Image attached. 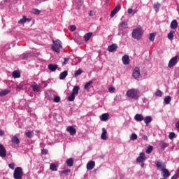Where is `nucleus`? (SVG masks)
I'll return each instance as SVG.
<instances>
[{"mask_svg": "<svg viewBox=\"0 0 179 179\" xmlns=\"http://www.w3.org/2000/svg\"><path fill=\"white\" fill-rule=\"evenodd\" d=\"M93 83V81L90 80L88 83H87L85 86L84 89L87 90V92H89L90 90V88L92 87V84Z\"/></svg>", "mask_w": 179, "mask_h": 179, "instance_id": "21", "label": "nucleus"}, {"mask_svg": "<svg viewBox=\"0 0 179 179\" xmlns=\"http://www.w3.org/2000/svg\"><path fill=\"white\" fill-rule=\"evenodd\" d=\"M177 59H178V56H175L173 57L170 61L168 64L169 68H173V66H176L177 64Z\"/></svg>", "mask_w": 179, "mask_h": 179, "instance_id": "6", "label": "nucleus"}, {"mask_svg": "<svg viewBox=\"0 0 179 179\" xmlns=\"http://www.w3.org/2000/svg\"><path fill=\"white\" fill-rule=\"evenodd\" d=\"M176 127L178 128V129H179V121L176 122Z\"/></svg>", "mask_w": 179, "mask_h": 179, "instance_id": "58", "label": "nucleus"}, {"mask_svg": "<svg viewBox=\"0 0 179 179\" xmlns=\"http://www.w3.org/2000/svg\"><path fill=\"white\" fill-rule=\"evenodd\" d=\"M94 166H96V163L94 162V161H90L87 164V169L93 170V169H94Z\"/></svg>", "mask_w": 179, "mask_h": 179, "instance_id": "13", "label": "nucleus"}, {"mask_svg": "<svg viewBox=\"0 0 179 179\" xmlns=\"http://www.w3.org/2000/svg\"><path fill=\"white\" fill-rule=\"evenodd\" d=\"M50 169L52 171H57L58 170V166H57V164L52 163L50 165Z\"/></svg>", "mask_w": 179, "mask_h": 179, "instance_id": "30", "label": "nucleus"}, {"mask_svg": "<svg viewBox=\"0 0 179 179\" xmlns=\"http://www.w3.org/2000/svg\"><path fill=\"white\" fill-rule=\"evenodd\" d=\"M109 93H115V88L114 87H110L108 88Z\"/></svg>", "mask_w": 179, "mask_h": 179, "instance_id": "50", "label": "nucleus"}, {"mask_svg": "<svg viewBox=\"0 0 179 179\" xmlns=\"http://www.w3.org/2000/svg\"><path fill=\"white\" fill-rule=\"evenodd\" d=\"M11 142L12 143H14V145H19V143H20V140H19L17 136H14L11 138Z\"/></svg>", "mask_w": 179, "mask_h": 179, "instance_id": "19", "label": "nucleus"}, {"mask_svg": "<svg viewBox=\"0 0 179 179\" xmlns=\"http://www.w3.org/2000/svg\"><path fill=\"white\" fill-rule=\"evenodd\" d=\"M130 139L131 141H136V139H138V135L136 134H132L130 136Z\"/></svg>", "mask_w": 179, "mask_h": 179, "instance_id": "42", "label": "nucleus"}, {"mask_svg": "<svg viewBox=\"0 0 179 179\" xmlns=\"http://www.w3.org/2000/svg\"><path fill=\"white\" fill-rule=\"evenodd\" d=\"M139 76H141V70H139L138 67H136L133 72V78H134V79H138Z\"/></svg>", "mask_w": 179, "mask_h": 179, "instance_id": "9", "label": "nucleus"}, {"mask_svg": "<svg viewBox=\"0 0 179 179\" xmlns=\"http://www.w3.org/2000/svg\"><path fill=\"white\" fill-rule=\"evenodd\" d=\"M108 117H110V115L108 113H103L100 116L101 121H108Z\"/></svg>", "mask_w": 179, "mask_h": 179, "instance_id": "22", "label": "nucleus"}, {"mask_svg": "<svg viewBox=\"0 0 179 179\" xmlns=\"http://www.w3.org/2000/svg\"><path fill=\"white\" fill-rule=\"evenodd\" d=\"M31 87H32L33 92H36V93H38V92H40V87H38L37 84L35 83L31 86Z\"/></svg>", "mask_w": 179, "mask_h": 179, "instance_id": "33", "label": "nucleus"}, {"mask_svg": "<svg viewBox=\"0 0 179 179\" xmlns=\"http://www.w3.org/2000/svg\"><path fill=\"white\" fill-rule=\"evenodd\" d=\"M41 153H42V155H47V153H48V150H47V149H43V150H41Z\"/></svg>", "mask_w": 179, "mask_h": 179, "instance_id": "54", "label": "nucleus"}, {"mask_svg": "<svg viewBox=\"0 0 179 179\" xmlns=\"http://www.w3.org/2000/svg\"><path fill=\"white\" fill-rule=\"evenodd\" d=\"M79 86H75L73 88V91H72V93L73 94H79Z\"/></svg>", "mask_w": 179, "mask_h": 179, "instance_id": "35", "label": "nucleus"}, {"mask_svg": "<svg viewBox=\"0 0 179 179\" xmlns=\"http://www.w3.org/2000/svg\"><path fill=\"white\" fill-rule=\"evenodd\" d=\"M145 157L146 156L145 155V152H141L140 155L136 159V162H138V163H143Z\"/></svg>", "mask_w": 179, "mask_h": 179, "instance_id": "11", "label": "nucleus"}, {"mask_svg": "<svg viewBox=\"0 0 179 179\" xmlns=\"http://www.w3.org/2000/svg\"><path fill=\"white\" fill-rule=\"evenodd\" d=\"M28 20V22H30V19H27L26 16H23V17L18 21V23H21L22 24H24L26 23V21Z\"/></svg>", "mask_w": 179, "mask_h": 179, "instance_id": "36", "label": "nucleus"}, {"mask_svg": "<svg viewBox=\"0 0 179 179\" xmlns=\"http://www.w3.org/2000/svg\"><path fill=\"white\" fill-rule=\"evenodd\" d=\"M62 174H64L65 176H68L69 173H71V169H66L62 171Z\"/></svg>", "mask_w": 179, "mask_h": 179, "instance_id": "49", "label": "nucleus"}, {"mask_svg": "<svg viewBox=\"0 0 179 179\" xmlns=\"http://www.w3.org/2000/svg\"><path fill=\"white\" fill-rule=\"evenodd\" d=\"M6 156V148L3 147V145L0 144V157H5Z\"/></svg>", "mask_w": 179, "mask_h": 179, "instance_id": "10", "label": "nucleus"}, {"mask_svg": "<svg viewBox=\"0 0 179 179\" xmlns=\"http://www.w3.org/2000/svg\"><path fill=\"white\" fill-rule=\"evenodd\" d=\"M159 146L161 149H166V148L169 147V143L164 142V141H161L159 143Z\"/></svg>", "mask_w": 179, "mask_h": 179, "instance_id": "31", "label": "nucleus"}, {"mask_svg": "<svg viewBox=\"0 0 179 179\" xmlns=\"http://www.w3.org/2000/svg\"><path fill=\"white\" fill-rule=\"evenodd\" d=\"M176 136V134L174 132H171L169 135V139H173V138Z\"/></svg>", "mask_w": 179, "mask_h": 179, "instance_id": "52", "label": "nucleus"}, {"mask_svg": "<svg viewBox=\"0 0 179 179\" xmlns=\"http://www.w3.org/2000/svg\"><path fill=\"white\" fill-rule=\"evenodd\" d=\"M101 138L103 139V141L107 140V130L106 128H102V134Z\"/></svg>", "mask_w": 179, "mask_h": 179, "instance_id": "18", "label": "nucleus"}, {"mask_svg": "<svg viewBox=\"0 0 179 179\" xmlns=\"http://www.w3.org/2000/svg\"><path fill=\"white\" fill-rule=\"evenodd\" d=\"M48 68L52 72H55V70L58 69V66L57 64H48Z\"/></svg>", "mask_w": 179, "mask_h": 179, "instance_id": "16", "label": "nucleus"}, {"mask_svg": "<svg viewBox=\"0 0 179 179\" xmlns=\"http://www.w3.org/2000/svg\"><path fill=\"white\" fill-rule=\"evenodd\" d=\"M68 61H69V58H64V61L63 62V65H66V64H68Z\"/></svg>", "mask_w": 179, "mask_h": 179, "instance_id": "55", "label": "nucleus"}, {"mask_svg": "<svg viewBox=\"0 0 179 179\" xmlns=\"http://www.w3.org/2000/svg\"><path fill=\"white\" fill-rule=\"evenodd\" d=\"M83 71L81 69H78V70H77V71H75L74 75H75L76 77V76H79V75H82V73H83Z\"/></svg>", "mask_w": 179, "mask_h": 179, "instance_id": "44", "label": "nucleus"}, {"mask_svg": "<svg viewBox=\"0 0 179 179\" xmlns=\"http://www.w3.org/2000/svg\"><path fill=\"white\" fill-rule=\"evenodd\" d=\"M3 135H5V131H3V130L0 129V136H3Z\"/></svg>", "mask_w": 179, "mask_h": 179, "instance_id": "57", "label": "nucleus"}, {"mask_svg": "<svg viewBox=\"0 0 179 179\" xmlns=\"http://www.w3.org/2000/svg\"><path fill=\"white\" fill-rule=\"evenodd\" d=\"M162 95H163V92L161 90H157L155 92V96H157V97H162Z\"/></svg>", "mask_w": 179, "mask_h": 179, "instance_id": "45", "label": "nucleus"}, {"mask_svg": "<svg viewBox=\"0 0 179 179\" xmlns=\"http://www.w3.org/2000/svg\"><path fill=\"white\" fill-rule=\"evenodd\" d=\"M69 29L70 31H75V30H76V26L71 25L69 27Z\"/></svg>", "mask_w": 179, "mask_h": 179, "instance_id": "51", "label": "nucleus"}, {"mask_svg": "<svg viewBox=\"0 0 179 179\" xmlns=\"http://www.w3.org/2000/svg\"><path fill=\"white\" fill-rule=\"evenodd\" d=\"M152 152H153V146L149 145L146 149L145 152L148 153V155H150Z\"/></svg>", "mask_w": 179, "mask_h": 179, "instance_id": "38", "label": "nucleus"}, {"mask_svg": "<svg viewBox=\"0 0 179 179\" xmlns=\"http://www.w3.org/2000/svg\"><path fill=\"white\" fill-rule=\"evenodd\" d=\"M13 178L15 179H23V169L22 167H16L15 169Z\"/></svg>", "mask_w": 179, "mask_h": 179, "instance_id": "4", "label": "nucleus"}, {"mask_svg": "<svg viewBox=\"0 0 179 179\" xmlns=\"http://www.w3.org/2000/svg\"><path fill=\"white\" fill-rule=\"evenodd\" d=\"M153 8H154L155 10H156V12H159V9L160 8V3H155Z\"/></svg>", "mask_w": 179, "mask_h": 179, "instance_id": "40", "label": "nucleus"}, {"mask_svg": "<svg viewBox=\"0 0 179 179\" xmlns=\"http://www.w3.org/2000/svg\"><path fill=\"white\" fill-rule=\"evenodd\" d=\"M25 135H26L27 138H33V136H34V131H33L31 130H28L25 132Z\"/></svg>", "mask_w": 179, "mask_h": 179, "instance_id": "24", "label": "nucleus"}, {"mask_svg": "<svg viewBox=\"0 0 179 179\" xmlns=\"http://www.w3.org/2000/svg\"><path fill=\"white\" fill-rule=\"evenodd\" d=\"M134 119L136 120V121H138V122H141V121H143L144 117H143V116L142 115V114H136V115L134 116Z\"/></svg>", "mask_w": 179, "mask_h": 179, "instance_id": "25", "label": "nucleus"}, {"mask_svg": "<svg viewBox=\"0 0 179 179\" xmlns=\"http://www.w3.org/2000/svg\"><path fill=\"white\" fill-rule=\"evenodd\" d=\"M155 37H156V34L155 33H151L149 35V40L150 41H155Z\"/></svg>", "mask_w": 179, "mask_h": 179, "instance_id": "39", "label": "nucleus"}, {"mask_svg": "<svg viewBox=\"0 0 179 179\" xmlns=\"http://www.w3.org/2000/svg\"><path fill=\"white\" fill-rule=\"evenodd\" d=\"M66 163L69 167H72V166H73V159L72 158H69L66 159Z\"/></svg>", "mask_w": 179, "mask_h": 179, "instance_id": "32", "label": "nucleus"}, {"mask_svg": "<svg viewBox=\"0 0 179 179\" xmlns=\"http://www.w3.org/2000/svg\"><path fill=\"white\" fill-rule=\"evenodd\" d=\"M141 166H142V167H143V164H142V165H141Z\"/></svg>", "mask_w": 179, "mask_h": 179, "instance_id": "60", "label": "nucleus"}, {"mask_svg": "<svg viewBox=\"0 0 179 179\" xmlns=\"http://www.w3.org/2000/svg\"><path fill=\"white\" fill-rule=\"evenodd\" d=\"M118 48V45L115 43H113L108 47V51L109 52H113V51H115Z\"/></svg>", "mask_w": 179, "mask_h": 179, "instance_id": "14", "label": "nucleus"}, {"mask_svg": "<svg viewBox=\"0 0 179 179\" xmlns=\"http://www.w3.org/2000/svg\"><path fill=\"white\" fill-rule=\"evenodd\" d=\"M92 36H93V33L89 32L85 34L84 38L85 41H89L90 38H92Z\"/></svg>", "mask_w": 179, "mask_h": 179, "instance_id": "29", "label": "nucleus"}, {"mask_svg": "<svg viewBox=\"0 0 179 179\" xmlns=\"http://www.w3.org/2000/svg\"><path fill=\"white\" fill-rule=\"evenodd\" d=\"M125 29H128V22L127 21H122L118 26L119 31H124Z\"/></svg>", "mask_w": 179, "mask_h": 179, "instance_id": "5", "label": "nucleus"}, {"mask_svg": "<svg viewBox=\"0 0 179 179\" xmlns=\"http://www.w3.org/2000/svg\"><path fill=\"white\" fill-rule=\"evenodd\" d=\"M89 16H93V11H90V12Z\"/></svg>", "mask_w": 179, "mask_h": 179, "instance_id": "59", "label": "nucleus"}, {"mask_svg": "<svg viewBox=\"0 0 179 179\" xmlns=\"http://www.w3.org/2000/svg\"><path fill=\"white\" fill-rule=\"evenodd\" d=\"M53 101H55V103H59L61 101V98L58 96H55Z\"/></svg>", "mask_w": 179, "mask_h": 179, "instance_id": "47", "label": "nucleus"}, {"mask_svg": "<svg viewBox=\"0 0 179 179\" xmlns=\"http://www.w3.org/2000/svg\"><path fill=\"white\" fill-rule=\"evenodd\" d=\"M161 171H162V176L164 178H169V176H170V171H169V169L165 168V169H163Z\"/></svg>", "mask_w": 179, "mask_h": 179, "instance_id": "17", "label": "nucleus"}, {"mask_svg": "<svg viewBox=\"0 0 179 179\" xmlns=\"http://www.w3.org/2000/svg\"><path fill=\"white\" fill-rule=\"evenodd\" d=\"M32 13H34V15H40V13H41V11L38 9L34 8L32 9Z\"/></svg>", "mask_w": 179, "mask_h": 179, "instance_id": "41", "label": "nucleus"}, {"mask_svg": "<svg viewBox=\"0 0 179 179\" xmlns=\"http://www.w3.org/2000/svg\"><path fill=\"white\" fill-rule=\"evenodd\" d=\"M9 93H10V91L9 90H3L0 92V97H3V96L9 94Z\"/></svg>", "mask_w": 179, "mask_h": 179, "instance_id": "28", "label": "nucleus"}, {"mask_svg": "<svg viewBox=\"0 0 179 179\" xmlns=\"http://www.w3.org/2000/svg\"><path fill=\"white\" fill-rule=\"evenodd\" d=\"M178 27V22H177L176 20H173L171 22V29H177Z\"/></svg>", "mask_w": 179, "mask_h": 179, "instance_id": "27", "label": "nucleus"}, {"mask_svg": "<svg viewBox=\"0 0 179 179\" xmlns=\"http://www.w3.org/2000/svg\"><path fill=\"white\" fill-rule=\"evenodd\" d=\"M127 12L129 15H131V14L135 15V13H136V11L134 10L132 8H129L127 10Z\"/></svg>", "mask_w": 179, "mask_h": 179, "instance_id": "48", "label": "nucleus"}, {"mask_svg": "<svg viewBox=\"0 0 179 179\" xmlns=\"http://www.w3.org/2000/svg\"><path fill=\"white\" fill-rule=\"evenodd\" d=\"M69 101H73L75 100V94H71L69 97H68Z\"/></svg>", "mask_w": 179, "mask_h": 179, "instance_id": "46", "label": "nucleus"}, {"mask_svg": "<svg viewBox=\"0 0 179 179\" xmlns=\"http://www.w3.org/2000/svg\"><path fill=\"white\" fill-rule=\"evenodd\" d=\"M17 89H19V90H22V89H23V85L19 84L18 85H17Z\"/></svg>", "mask_w": 179, "mask_h": 179, "instance_id": "56", "label": "nucleus"}, {"mask_svg": "<svg viewBox=\"0 0 179 179\" xmlns=\"http://www.w3.org/2000/svg\"><path fill=\"white\" fill-rule=\"evenodd\" d=\"M67 132H69L70 135L73 136V135H76V129L73 127V126H69L66 128Z\"/></svg>", "mask_w": 179, "mask_h": 179, "instance_id": "8", "label": "nucleus"}, {"mask_svg": "<svg viewBox=\"0 0 179 179\" xmlns=\"http://www.w3.org/2000/svg\"><path fill=\"white\" fill-rule=\"evenodd\" d=\"M8 167L11 169V170H15V163H10L8 164Z\"/></svg>", "mask_w": 179, "mask_h": 179, "instance_id": "53", "label": "nucleus"}, {"mask_svg": "<svg viewBox=\"0 0 179 179\" xmlns=\"http://www.w3.org/2000/svg\"><path fill=\"white\" fill-rule=\"evenodd\" d=\"M164 103L165 104H170V102L171 101V96H167L164 98Z\"/></svg>", "mask_w": 179, "mask_h": 179, "instance_id": "37", "label": "nucleus"}, {"mask_svg": "<svg viewBox=\"0 0 179 179\" xmlns=\"http://www.w3.org/2000/svg\"><path fill=\"white\" fill-rule=\"evenodd\" d=\"M143 120H144L145 124L148 127V125H149V124H150V122H152V117L146 116L145 117H144Z\"/></svg>", "mask_w": 179, "mask_h": 179, "instance_id": "26", "label": "nucleus"}, {"mask_svg": "<svg viewBox=\"0 0 179 179\" xmlns=\"http://www.w3.org/2000/svg\"><path fill=\"white\" fill-rule=\"evenodd\" d=\"M53 45H52L51 48L52 51L55 52H57V54H59L61 48H62V42L59 41V39H57L56 41H52Z\"/></svg>", "mask_w": 179, "mask_h": 179, "instance_id": "2", "label": "nucleus"}, {"mask_svg": "<svg viewBox=\"0 0 179 179\" xmlns=\"http://www.w3.org/2000/svg\"><path fill=\"white\" fill-rule=\"evenodd\" d=\"M156 166L157 167L158 170H160V171L166 169V164H164L163 162H157Z\"/></svg>", "mask_w": 179, "mask_h": 179, "instance_id": "7", "label": "nucleus"}, {"mask_svg": "<svg viewBox=\"0 0 179 179\" xmlns=\"http://www.w3.org/2000/svg\"><path fill=\"white\" fill-rule=\"evenodd\" d=\"M66 76H68V71H64L59 75L60 80H64V79H65V78H66Z\"/></svg>", "mask_w": 179, "mask_h": 179, "instance_id": "20", "label": "nucleus"}, {"mask_svg": "<svg viewBox=\"0 0 179 179\" xmlns=\"http://www.w3.org/2000/svg\"><path fill=\"white\" fill-rule=\"evenodd\" d=\"M122 61L124 64V65H129V56L128 55H124L122 58Z\"/></svg>", "mask_w": 179, "mask_h": 179, "instance_id": "15", "label": "nucleus"}, {"mask_svg": "<svg viewBox=\"0 0 179 179\" xmlns=\"http://www.w3.org/2000/svg\"><path fill=\"white\" fill-rule=\"evenodd\" d=\"M12 76L15 79H17V78H20V71H19L17 70L14 71L12 73Z\"/></svg>", "mask_w": 179, "mask_h": 179, "instance_id": "23", "label": "nucleus"}, {"mask_svg": "<svg viewBox=\"0 0 179 179\" xmlns=\"http://www.w3.org/2000/svg\"><path fill=\"white\" fill-rule=\"evenodd\" d=\"M121 9V5H117L115 8L111 11L110 17H114V15Z\"/></svg>", "mask_w": 179, "mask_h": 179, "instance_id": "12", "label": "nucleus"}, {"mask_svg": "<svg viewBox=\"0 0 179 179\" xmlns=\"http://www.w3.org/2000/svg\"><path fill=\"white\" fill-rule=\"evenodd\" d=\"M142 36H143V31H142V28H136L133 30L131 37L135 40H141L142 38Z\"/></svg>", "mask_w": 179, "mask_h": 179, "instance_id": "3", "label": "nucleus"}, {"mask_svg": "<svg viewBox=\"0 0 179 179\" xmlns=\"http://www.w3.org/2000/svg\"><path fill=\"white\" fill-rule=\"evenodd\" d=\"M174 31H171L169 34H168V38L169 40L173 41L174 38Z\"/></svg>", "mask_w": 179, "mask_h": 179, "instance_id": "34", "label": "nucleus"}, {"mask_svg": "<svg viewBox=\"0 0 179 179\" xmlns=\"http://www.w3.org/2000/svg\"><path fill=\"white\" fill-rule=\"evenodd\" d=\"M21 59H27V58H29V54L27 53H23L21 56H20Z\"/></svg>", "mask_w": 179, "mask_h": 179, "instance_id": "43", "label": "nucleus"}, {"mask_svg": "<svg viewBox=\"0 0 179 179\" xmlns=\"http://www.w3.org/2000/svg\"><path fill=\"white\" fill-rule=\"evenodd\" d=\"M141 96V92L136 89H130L127 92V96L133 99V100H138Z\"/></svg>", "mask_w": 179, "mask_h": 179, "instance_id": "1", "label": "nucleus"}]
</instances>
